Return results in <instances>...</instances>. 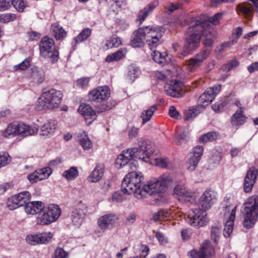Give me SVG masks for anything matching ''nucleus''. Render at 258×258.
I'll return each mask as SVG.
<instances>
[{"mask_svg": "<svg viewBox=\"0 0 258 258\" xmlns=\"http://www.w3.org/2000/svg\"><path fill=\"white\" fill-rule=\"evenodd\" d=\"M18 135L23 136H31L38 131L37 127H31L23 123H17Z\"/></svg>", "mask_w": 258, "mask_h": 258, "instance_id": "obj_28", "label": "nucleus"}, {"mask_svg": "<svg viewBox=\"0 0 258 258\" xmlns=\"http://www.w3.org/2000/svg\"><path fill=\"white\" fill-rule=\"evenodd\" d=\"M12 4L20 12H23L24 8L26 7V4L23 0H12Z\"/></svg>", "mask_w": 258, "mask_h": 258, "instance_id": "obj_60", "label": "nucleus"}, {"mask_svg": "<svg viewBox=\"0 0 258 258\" xmlns=\"http://www.w3.org/2000/svg\"><path fill=\"white\" fill-rule=\"evenodd\" d=\"M17 132V123H13L9 125L3 133V135L5 137H7L10 135H18Z\"/></svg>", "mask_w": 258, "mask_h": 258, "instance_id": "obj_47", "label": "nucleus"}, {"mask_svg": "<svg viewBox=\"0 0 258 258\" xmlns=\"http://www.w3.org/2000/svg\"><path fill=\"white\" fill-rule=\"evenodd\" d=\"M144 177L141 172H131L127 174L121 183V188H124L127 194H134L138 199H142L149 196L150 187L148 182L143 184Z\"/></svg>", "mask_w": 258, "mask_h": 258, "instance_id": "obj_2", "label": "nucleus"}, {"mask_svg": "<svg viewBox=\"0 0 258 258\" xmlns=\"http://www.w3.org/2000/svg\"><path fill=\"white\" fill-rule=\"evenodd\" d=\"M215 198L213 191L207 190L200 197L198 202L199 206L202 209V210L206 211L213 205Z\"/></svg>", "mask_w": 258, "mask_h": 258, "instance_id": "obj_19", "label": "nucleus"}, {"mask_svg": "<svg viewBox=\"0 0 258 258\" xmlns=\"http://www.w3.org/2000/svg\"><path fill=\"white\" fill-rule=\"evenodd\" d=\"M16 19L15 14L11 13L3 14L0 15V22L8 23L13 21Z\"/></svg>", "mask_w": 258, "mask_h": 258, "instance_id": "obj_55", "label": "nucleus"}, {"mask_svg": "<svg viewBox=\"0 0 258 258\" xmlns=\"http://www.w3.org/2000/svg\"><path fill=\"white\" fill-rule=\"evenodd\" d=\"M126 52L127 49L125 48H121L115 52L108 55L105 58V61L110 62L119 61L125 56Z\"/></svg>", "mask_w": 258, "mask_h": 258, "instance_id": "obj_30", "label": "nucleus"}, {"mask_svg": "<svg viewBox=\"0 0 258 258\" xmlns=\"http://www.w3.org/2000/svg\"><path fill=\"white\" fill-rule=\"evenodd\" d=\"M188 255L191 258H206L205 253L203 252L201 248L199 251L194 249L188 252Z\"/></svg>", "mask_w": 258, "mask_h": 258, "instance_id": "obj_64", "label": "nucleus"}, {"mask_svg": "<svg viewBox=\"0 0 258 258\" xmlns=\"http://www.w3.org/2000/svg\"><path fill=\"white\" fill-rule=\"evenodd\" d=\"M139 144V147L137 148V151L136 152L135 157L146 162H150L153 156L151 154L152 150H150L151 145L148 144L147 142L143 139L140 140Z\"/></svg>", "mask_w": 258, "mask_h": 258, "instance_id": "obj_16", "label": "nucleus"}, {"mask_svg": "<svg viewBox=\"0 0 258 258\" xmlns=\"http://www.w3.org/2000/svg\"><path fill=\"white\" fill-rule=\"evenodd\" d=\"M174 180L172 175L168 172L163 173L157 179L148 181L149 196L162 192L166 188L172 186Z\"/></svg>", "mask_w": 258, "mask_h": 258, "instance_id": "obj_5", "label": "nucleus"}, {"mask_svg": "<svg viewBox=\"0 0 258 258\" xmlns=\"http://www.w3.org/2000/svg\"><path fill=\"white\" fill-rule=\"evenodd\" d=\"M187 130L181 126L178 127L176 131L174 142L176 145H180L187 141Z\"/></svg>", "mask_w": 258, "mask_h": 258, "instance_id": "obj_31", "label": "nucleus"}, {"mask_svg": "<svg viewBox=\"0 0 258 258\" xmlns=\"http://www.w3.org/2000/svg\"><path fill=\"white\" fill-rule=\"evenodd\" d=\"M104 165L102 164H97L88 177V180L91 182L99 181L104 174Z\"/></svg>", "mask_w": 258, "mask_h": 258, "instance_id": "obj_26", "label": "nucleus"}, {"mask_svg": "<svg viewBox=\"0 0 258 258\" xmlns=\"http://www.w3.org/2000/svg\"><path fill=\"white\" fill-rule=\"evenodd\" d=\"M221 86L220 85H215L212 87L207 88V89L199 97V106H201V108L208 105L214 99L215 96L220 91Z\"/></svg>", "mask_w": 258, "mask_h": 258, "instance_id": "obj_10", "label": "nucleus"}, {"mask_svg": "<svg viewBox=\"0 0 258 258\" xmlns=\"http://www.w3.org/2000/svg\"><path fill=\"white\" fill-rule=\"evenodd\" d=\"M122 43L120 38L117 36L110 37L106 41L105 45L107 48L117 47Z\"/></svg>", "mask_w": 258, "mask_h": 258, "instance_id": "obj_45", "label": "nucleus"}, {"mask_svg": "<svg viewBox=\"0 0 258 258\" xmlns=\"http://www.w3.org/2000/svg\"><path fill=\"white\" fill-rule=\"evenodd\" d=\"M110 89L107 86L98 87L88 94L89 100L97 102L106 100L110 97Z\"/></svg>", "mask_w": 258, "mask_h": 258, "instance_id": "obj_12", "label": "nucleus"}, {"mask_svg": "<svg viewBox=\"0 0 258 258\" xmlns=\"http://www.w3.org/2000/svg\"><path fill=\"white\" fill-rule=\"evenodd\" d=\"M203 252L205 253V257H211L215 254V250L210 241L206 240L204 241L201 246Z\"/></svg>", "mask_w": 258, "mask_h": 258, "instance_id": "obj_41", "label": "nucleus"}, {"mask_svg": "<svg viewBox=\"0 0 258 258\" xmlns=\"http://www.w3.org/2000/svg\"><path fill=\"white\" fill-rule=\"evenodd\" d=\"M201 106H196L192 108L186 110L184 112V119L189 120L193 119L201 112Z\"/></svg>", "mask_w": 258, "mask_h": 258, "instance_id": "obj_39", "label": "nucleus"}, {"mask_svg": "<svg viewBox=\"0 0 258 258\" xmlns=\"http://www.w3.org/2000/svg\"><path fill=\"white\" fill-rule=\"evenodd\" d=\"M258 170L255 167H251L247 172L244 182V190L250 192L256 180Z\"/></svg>", "mask_w": 258, "mask_h": 258, "instance_id": "obj_18", "label": "nucleus"}, {"mask_svg": "<svg viewBox=\"0 0 258 258\" xmlns=\"http://www.w3.org/2000/svg\"><path fill=\"white\" fill-rule=\"evenodd\" d=\"M84 216L80 215V214L73 211L71 218L74 224L77 226L80 225L83 222Z\"/></svg>", "mask_w": 258, "mask_h": 258, "instance_id": "obj_58", "label": "nucleus"}, {"mask_svg": "<svg viewBox=\"0 0 258 258\" xmlns=\"http://www.w3.org/2000/svg\"><path fill=\"white\" fill-rule=\"evenodd\" d=\"M170 213L168 210H161L155 214L153 219L155 221H163L168 219Z\"/></svg>", "mask_w": 258, "mask_h": 258, "instance_id": "obj_43", "label": "nucleus"}, {"mask_svg": "<svg viewBox=\"0 0 258 258\" xmlns=\"http://www.w3.org/2000/svg\"><path fill=\"white\" fill-rule=\"evenodd\" d=\"M118 221V217L114 214H105L101 216L97 220V225L104 232L112 228Z\"/></svg>", "mask_w": 258, "mask_h": 258, "instance_id": "obj_15", "label": "nucleus"}, {"mask_svg": "<svg viewBox=\"0 0 258 258\" xmlns=\"http://www.w3.org/2000/svg\"><path fill=\"white\" fill-rule=\"evenodd\" d=\"M206 211L199 209H194L188 215V223L195 227L200 228L208 223Z\"/></svg>", "mask_w": 258, "mask_h": 258, "instance_id": "obj_8", "label": "nucleus"}, {"mask_svg": "<svg viewBox=\"0 0 258 258\" xmlns=\"http://www.w3.org/2000/svg\"><path fill=\"white\" fill-rule=\"evenodd\" d=\"M77 136L80 144L84 150L90 149L92 147V143L86 132L80 131L77 133Z\"/></svg>", "mask_w": 258, "mask_h": 258, "instance_id": "obj_29", "label": "nucleus"}, {"mask_svg": "<svg viewBox=\"0 0 258 258\" xmlns=\"http://www.w3.org/2000/svg\"><path fill=\"white\" fill-rule=\"evenodd\" d=\"M173 195L178 201L183 203L189 202L192 197V192L181 185L175 186Z\"/></svg>", "mask_w": 258, "mask_h": 258, "instance_id": "obj_20", "label": "nucleus"}, {"mask_svg": "<svg viewBox=\"0 0 258 258\" xmlns=\"http://www.w3.org/2000/svg\"><path fill=\"white\" fill-rule=\"evenodd\" d=\"M159 3L157 1H154L148 4L143 10H141L138 16L137 21L142 23L145 20L148 15L152 13L154 9L158 6Z\"/></svg>", "mask_w": 258, "mask_h": 258, "instance_id": "obj_25", "label": "nucleus"}, {"mask_svg": "<svg viewBox=\"0 0 258 258\" xmlns=\"http://www.w3.org/2000/svg\"><path fill=\"white\" fill-rule=\"evenodd\" d=\"M31 59L29 58H26L21 63L14 67L15 71H24L30 66Z\"/></svg>", "mask_w": 258, "mask_h": 258, "instance_id": "obj_54", "label": "nucleus"}, {"mask_svg": "<svg viewBox=\"0 0 258 258\" xmlns=\"http://www.w3.org/2000/svg\"><path fill=\"white\" fill-rule=\"evenodd\" d=\"M156 108L155 105L151 106L146 110H144L141 114V117L143 121V124L146 123L150 120L153 113L156 111Z\"/></svg>", "mask_w": 258, "mask_h": 258, "instance_id": "obj_44", "label": "nucleus"}, {"mask_svg": "<svg viewBox=\"0 0 258 258\" xmlns=\"http://www.w3.org/2000/svg\"><path fill=\"white\" fill-rule=\"evenodd\" d=\"M204 148L202 146H197L193 149L192 157L200 160L203 154Z\"/></svg>", "mask_w": 258, "mask_h": 258, "instance_id": "obj_63", "label": "nucleus"}, {"mask_svg": "<svg viewBox=\"0 0 258 258\" xmlns=\"http://www.w3.org/2000/svg\"><path fill=\"white\" fill-rule=\"evenodd\" d=\"M46 211L53 218V221H55L56 219H57L61 214L60 209L59 208L58 205L55 204L49 205Z\"/></svg>", "mask_w": 258, "mask_h": 258, "instance_id": "obj_40", "label": "nucleus"}, {"mask_svg": "<svg viewBox=\"0 0 258 258\" xmlns=\"http://www.w3.org/2000/svg\"><path fill=\"white\" fill-rule=\"evenodd\" d=\"M221 230L218 226H212L211 230V236L214 242L217 243L220 236Z\"/></svg>", "mask_w": 258, "mask_h": 258, "instance_id": "obj_50", "label": "nucleus"}, {"mask_svg": "<svg viewBox=\"0 0 258 258\" xmlns=\"http://www.w3.org/2000/svg\"><path fill=\"white\" fill-rule=\"evenodd\" d=\"M248 5L249 4H239L237 6V12L239 14L241 13L245 16L249 15L252 10L251 8Z\"/></svg>", "mask_w": 258, "mask_h": 258, "instance_id": "obj_49", "label": "nucleus"}, {"mask_svg": "<svg viewBox=\"0 0 258 258\" xmlns=\"http://www.w3.org/2000/svg\"><path fill=\"white\" fill-rule=\"evenodd\" d=\"M40 54L44 58L49 59L52 63L59 58L58 51L55 49L53 39L45 36L41 39L39 44Z\"/></svg>", "mask_w": 258, "mask_h": 258, "instance_id": "obj_6", "label": "nucleus"}, {"mask_svg": "<svg viewBox=\"0 0 258 258\" xmlns=\"http://www.w3.org/2000/svg\"><path fill=\"white\" fill-rule=\"evenodd\" d=\"M150 162L151 164H155L156 166H159L161 168L167 167L168 164L169 163V160L167 158L164 157H156L154 158L152 156L151 159L150 160Z\"/></svg>", "mask_w": 258, "mask_h": 258, "instance_id": "obj_42", "label": "nucleus"}, {"mask_svg": "<svg viewBox=\"0 0 258 258\" xmlns=\"http://www.w3.org/2000/svg\"><path fill=\"white\" fill-rule=\"evenodd\" d=\"M53 234L50 232H43L40 233L30 234L26 238L27 242L32 245L38 244H46L52 239Z\"/></svg>", "mask_w": 258, "mask_h": 258, "instance_id": "obj_14", "label": "nucleus"}, {"mask_svg": "<svg viewBox=\"0 0 258 258\" xmlns=\"http://www.w3.org/2000/svg\"><path fill=\"white\" fill-rule=\"evenodd\" d=\"M201 25L203 28L201 35L203 36V44L207 46H210L215 38L214 31L211 28L209 23L205 20L201 21Z\"/></svg>", "mask_w": 258, "mask_h": 258, "instance_id": "obj_17", "label": "nucleus"}, {"mask_svg": "<svg viewBox=\"0 0 258 258\" xmlns=\"http://www.w3.org/2000/svg\"><path fill=\"white\" fill-rule=\"evenodd\" d=\"M51 30L56 40H62L67 35L66 31L57 23L51 25Z\"/></svg>", "mask_w": 258, "mask_h": 258, "instance_id": "obj_34", "label": "nucleus"}, {"mask_svg": "<svg viewBox=\"0 0 258 258\" xmlns=\"http://www.w3.org/2000/svg\"><path fill=\"white\" fill-rule=\"evenodd\" d=\"M140 74V71L138 68L130 66L128 69L127 77L131 81H134Z\"/></svg>", "mask_w": 258, "mask_h": 258, "instance_id": "obj_56", "label": "nucleus"}, {"mask_svg": "<svg viewBox=\"0 0 258 258\" xmlns=\"http://www.w3.org/2000/svg\"><path fill=\"white\" fill-rule=\"evenodd\" d=\"M31 199L30 194L27 191L15 195L9 199L7 206L10 210L17 209L26 204Z\"/></svg>", "mask_w": 258, "mask_h": 258, "instance_id": "obj_9", "label": "nucleus"}, {"mask_svg": "<svg viewBox=\"0 0 258 258\" xmlns=\"http://www.w3.org/2000/svg\"><path fill=\"white\" fill-rule=\"evenodd\" d=\"M200 160L191 156L187 162V169L189 171H192L195 170Z\"/></svg>", "mask_w": 258, "mask_h": 258, "instance_id": "obj_59", "label": "nucleus"}, {"mask_svg": "<svg viewBox=\"0 0 258 258\" xmlns=\"http://www.w3.org/2000/svg\"><path fill=\"white\" fill-rule=\"evenodd\" d=\"M236 209L237 207L235 206L232 210L229 219L226 223L224 229V236L225 237H229L233 231Z\"/></svg>", "mask_w": 258, "mask_h": 258, "instance_id": "obj_27", "label": "nucleus"}, {"mask_svg": "<svg viewBox=\"0 0 258 258\" xmlns=\"http://www.w3.org/2000/svg\"><path fill=\"white\" fill-rule=\"evenodd\" d=\"M244 210L243 226L250 229L258 220V196L253 195L248 197L243 204Z\"/></svg>", "mask_w": 258, "mask_h": 258, "instance_id": "obj_3", "label": "nucleus"}, {"mask_svg": "<svg viewBox=\"0 0 258 258\" xmlns=\"http://www.w3.org/2000/svg\"><path fill=\"white\" fill-rule=\"evenodd\" d=\"M62 98L61 91L51 89L43 93L38 99L36 108L37 110L53 109L60 104Z\"/></svg>", "mask_w": 258, "mask_h": 258, "instance_id": "obj_4", "label": "nucleus"}, {"mask_svg": "<svg viewBox=\"0 0 258 258\" xmlns=\"http://www.w3.org/2000/svg\"><path fill=\"white\" fill-rule=\"evenodd\" d=\"M56 128V123L54 120H50L45 122L41 127L40 135L47 136L52 134Z\"/></svg>", "mask_w": 258, "mask_h": 258, "instance_id": "obj_32", "label": "nucleus"}, {"mask_svg": "<svg viewBox=\"0 0 258 258\" xmlns=\"http://www.w3.org/2000/svg\"><path fill=\"white\" fill-rule=\"evenodd\" d=\"M36 223L38 225H48L52 222H54L53 218L50 216V214L46 211V210L42 213L40 212L36 218Z\"/></svg>", "mask_w": 258, "mask_h": 258, "instance_id": "obj_33", "label": "nucleus"}, {"mask_svg": "<svg viewBox=\"0 0 258 258\" xmlns=\"http://www.w3.org/2000/svg\"><path fill=\"white\" fill-rule=\"evenodd\" d=\"M210 51L204 50L195 54L187 61V70L190 72L196 71L200 68L203 62L208 57Z\"/></svg>", "mask_w": 258, "mask_h": 258, "instance_id": "obj_11", "label": "nucleus"}, {"mask_svg": "<svg viewBox=\"0 0 258 258\" xmlns=\"http://www.w3.org/2000/svg\"><path fill=\"white\" fill-rule=\"evenodd\" d=\"M29 78L34 82L38 84L41 83L44 80L43 73L37 68H33L31 69V75Z\"/></svg>", "mask_w": 258, "mask_h": 258, "instance_id": "obj_35", "label": "nucleus"}, {"mask_svg": "<svg viewBox=\"0 0 258 258\" xmlns=\"http://www.w3.org/2000/svg\"><path fill=\"white\" fill-rule=\"evenodd\" d=\"M152 55L155 62L160 64H164L165 62V56L162 55L160 51L156 50H153Z\"/></svg>", "mask_w": 258, "mask_h": 258, "instance_id": "obj_53", "label": "nucleus"}, {"mask_svg": "<svg viewBox=\"0 0 258 258\" xmlns=\"http://www.w3.org/2000/svg\"><path fill=\"white\" fill-rule=\"evenodd\" d=\"M78 112L83 116L88 124H90L97 118L95 111L91 106L86 104H81Z\"/></svg>", "mask_w": 258, "mask_h": 258, "instance_id": "obj_21", "label": "nucleus"}, {"mask_svg": "<svg viewBox=\"0 0 258 258\" xmlns=\"http://www.w3.org/2000/svg\"><path fill=\"white\" fill-rule=\"evenodd\" d=\"M11 161V157L8 153L0 154V168L7 165Z\"/></svg>", "mask_w": 258, "mask_h": 258, "instance_id": "obj_62", "label": "nucleus"}, {"mask_svg": "<svg viewBox=\"0 0 258 258\" xmlns=\"http://www.w3.org/2000/svg\"><path fill=\"white\" fill-rule=\"evenodd\" d=\"M220 138V135L215 132H209L200 137L199 142L201 143L205 144L208 142H212Z\"/></svg>", "mask_w": 258, "mask_h": 258, "instance_id": "obj_37", "label": "nucleus"}, {"mask_svg": "<svg viewBox=\"0 0 258 258\" xmlns=\"http://www.w3.org/2000/svg\"><path fill=\"white\" fill-rule=\"evenodd\" d=\"M146 38V41L148 42L150 48L152 50L159 44L160 39L164 32L162 27L151 28L146 27L143 28Z\"/></svg>", "mask_w": 258, "mask_h": 258, "instance_id": "obj_7", "label": "nucleus"}, {"mask_svg": "<svg viewBox=\"0 0 258 258\" xmlns=\"http://www.w3.org/2000/svg\"><path fill=\"white\" fill-rule=\"evenodd\" d=\"M51 172V169L49 167H45L29 174L28 179L31 183H34L48 178Z\"/></svg>", "mask_w": 258, "mask_h": 258, "instance_id": "obj_22", "label": "nucleus"}, {"mask_svg": "<svg viewBox=\"0 0 258 258\" xmlns=\"http://www.w3.org/2000/svg\"><path fill=\"white\" fill-rule=\"evenodd\" d=\"M123 3V0H111L108 2V6L111 11L117 12L121 10Z\"/></svg>", "mask_w": 258, "mask_h": 258, "instance_id": "obj_48", "label": "nucleus"}, {"mask_svg": "<svg viewBox=\"0 0 258 258\" xmlns=\"http://www.w3.org/2000/svg\"><path fill=\"white\" fill-rule=\"evenodd\" d=\"M164 90L167 95L173 97L179 98L185 94L182 83L175 80L166 84L164 86Z\"/></svg>", "mask_w": 258, "mask_h": 258, "instance_id": "obj_13", "label": "nucleus"}, {"mask_svg": "<svg viewBox=\"0 0 258 258\" xmlns=\"http://www.w3.org/2000/svg\"><path fill=\"white\" fill-rule=\"evenodd\" d=\"M243 110L242 107L237 110L232 117L231 122L233 125L242 124L245 121V117L243 115Z\"/></svg>", "mask_w": 258, "mask_h": 258, "instance_id": "obj_36", "label": "nucleus"}, {"mask_svg": "<svg viewBox=\"0 0 258 258\" xmlns=\"http://www.w3.org/2000/svg\"><path fill=\"white\" fill-rule=\"evenodd\" d=\"M127 194L124 188L117 190L112 195V200L116 202H120L125 199L124 194Z\"/></svg>", "mask_w": 258, "mask_h": 258, "instance_id": "obj_51", "label": "nucleus"}, {"mask_svg": "<svg viewBox=\"0 0 258 258\" xmlns=\"http://www.w3.org/2000/svg\"><path fill=\"white\" fill-rule=\"evenodd\" d=\"M92 30L90 28H87L83 30L80 34L74 38V40L75 45L86 40L91 34Z\"/></svg>", "mask_w": 258, "mask_h": 258, "instance_id": "obj_38", "label": "nucleus"}, {"mask_svg": "<svg viewBox=\"0 0 258 258\" xmlns=\"http://www.w3.org/2000/svg\"><path fill=\"white\" fill-rule=\"evenodd\" d=\"M44 208L43 203L40 201L29 202L25 207V210L28 214L34 215L41 212Z\"/></svg>", "mask_w": 258, "mask_h": 258, "instance_id": "obj_24", "label": "nucleus"}, {"mask_svg": "<svg viewBox=\"0 0 258 258\" xmlns=\"http://www.w3.org/2000/svg\"><path fill=\"white\" fill-rule=\"evenodd\" d=\"M78 170L76 167H72L63 173V176L68 180H73L78 176Z\"/></svg>", "mask_w": 258, "mask_h": 258, "instance_id": "obj_46", "label": "nucleus"}, {"mask_svg": "<svg viewBox=\"0 0 258 258\" xmlns=\"http://www.w3.org/2000/svg\"><path fill=\"white\" fill-rule=\"evenodd\" d=\"M69 254L63 248L57 247L52 258H68Z\"/></svg>", "mask_w": 258, "mask_h": 258, "instance_id": "obj_61", "label": "nucleus"}, {"mask_svg": "<svg viewBox=\"0 0 258 258\" xmlns=\"http://www.w3.org/2000/svg\"><path fill=\"white\" fill-rule=\"evenodd\" d=\"M202 16H189L186 22L190 26L185 33V43L180 52L178 53L180 58L188 55L199 47L201 39L202 27L201 25Z\"/></svg>", "mask_w": 258, "mask_h": 258, "instance_id": "obj_1", "label": "nucleus"}, {"mask_svg": "<svg viewBox=\"0 0 258 258\" xmlns=\"http://www.w3.org/2000/svg\"><path fill=\"white\" fill-rule=\"evenodd\" d=\"M137 151V149L136 148L128 149L124 150L121 154L123 156L126 158V160H128L129 161L132 159L134 157H135L136 152Z\"/></svg>", "mask_w": 258, "mask_h": 258, "instance_id": "obj_57", "label": "nucleus"}, {"mask_svg": "<svg viewBox=\"0 0 258 258\" xmlns=\"http://www.w3.org/2000/svg\"><path fill=\"white\" fill-rule=\"evenodd\" d=\"M146 38L143 28H140L135 31L132 36L131 44L134 47H140L143 46Z\"/></svg>", "mask_w": 258, "mask_h": 258, "instance_id": "obj_23", "label": "nucleus"}, {"mask_svg": "<svg viewBox=\"0 0 258 258\" xmlns=\"http://www.w3.org/2000/svg\"><path fill=\"white\" fill-rule=\"evenodd\" d=\"M73 211L77 213H79L80 214V215H83L85 217L87 212V207L82 202H80L75 206Z\"/></svg>", "mask_w": 258, "mask_h": 258, "instance_id": "obj_52", "label": "nucleus"}]
</instances>
